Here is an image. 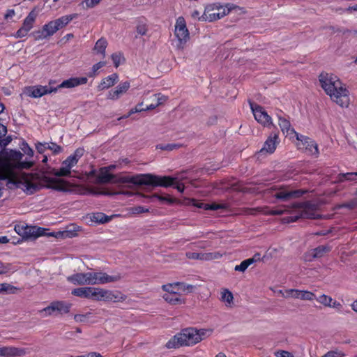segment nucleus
<instances>
[{
	"label": "nucleus",
	"mask_w": 357,
	"mask_h": 357,
	"mask_svg": "<svg viewBox=\"0 0 357 357\" xmlns=\"http://www.w3.org/2000/svg\"><path fill=\"white\" fill-rule=\"evenodd\" d=\"M321 88L331 100L342 107L349 105V91L335 75L321 73L319 76Z\"/></svg>",
	"instance_id": "f257e3e1"
},
{
	"label": "nucleus",
	"mask_w": 357,
	"mask_h": 357,
	"mask_svg": "<svg viewBox=\"0 0 357 357\" xmlns=\"http://www.w3.org/2000/svg\"><path fill=\"white\" fill-rule=\"evenodd\" d=\"M245 13V10L231 3H221L215 2L205 6L204 16L209 22L221 20L226 15H231L234 17Z\"/></svg>",
	"instance_id": "f03ea898"
},
{
	"label": "nucleus",
	"mask_w": 357,
	"mask_h": 357,
	"mask_svg": "<svg viewBox=\"0 0 357 357\" xmlns=\"http://www.w3.org/2000/svg\"><path fill=\"white\" fill-rule=\"evenodd\" d=\"M87 78L85 77H71L70 79L63 81L61 84L55 86V81H50L49 84L46 86H33L27 89V93L29 96L33 98H40L45 94L51 93H56L58 89L66 88L71 89L79 85L85 84L87 82Z\"/></svg>",
	"instance_id": "7ed1b4c3"
},
{
	"label": "nucleus",
	"mask_w": 357,
	"mask_h": 357,
	"mask_svg": "<svg viewBox=\"0 0 357 357\" xmlns=\"http://www.w3.org/2000/svg\"><path fill=\"white\" fill-rule=\"evenodd\" d=\"M121 278L120 274L109 275L102 272H87L73 274L68 278V280L75 285H94L116 282Z\"/></svg>",
	"instance_id": "20e7f679"
},
{
	"label": "nucleus",
	"mask_w": 357,
	"mask_h": 357,
	"mask_svg": "<svg viewBox=\"0 0 357 357\" xmlns=\"http://www.w3.org/2000/svg\"><path fill=\"white\" fill-rule=\"evenodd\" d=\"M204 330L198 331L194 328L183 329L176 334L166 344L168 349H176L182 346H190L199 342L204 335Z\"/></svg>",
	"instance_id": "39448f33"
},
{
	"label": "nucleus",
	"mask_w": 357,
	"mask_h": 357,
	"mask_svg": "<svg viewBox=\"0 0 357 357\" xmlns=\"http://www.w3.org/2000/svg\"><path fill=\"white\" fill-rule=\"evenodd\" d=\"M38 174L22 172L15 178L17 186L27 194L31 195L41 188Z\"/></svg>",
	"instance_id": "423d86ee"
},
{
	"label": "nucleus",
	"mask_w": 357,
	"mask_h": 357,
	"mask_svg": "<svg viewBox=\"0 0 357 357\" xmlns=\"http://www.w3.org/2000/svg\"><path fill=\"white\" fill-rule=\"evenodd\" d=\"M176 181V178L169 176H157L151 174H144V185H151L153 187L168 188L173 186Z\"/></svg>",
	"instance_id": "0eeeda50"
},
{
	"label": "nucleus",
	"mask_w": 357,
	"mask_h": 357,
	"mask_svg": "<svg viewBox=\"0 0 357 357\" xmlns=\"http://www.w3.org/2000/svg\"><path fill=\"white\" fill-rule=\"evenodd\" d=\"M15 231L23 238H36L45 234V229L36 226L18 224L15 226Z\"/></svg>",
	"instance_id": "6e6552de"
},
{
	"label": "nucleus",
	"mask_w": 357,
	"mask_h": 357,
	"mask_svg": "<svg viewBox=\"0 0 357 357\" xmlns=\"http://www.w3.org/2000/svg\"><path fill=\"white\" fill-rule=\"evenodd\" d=\"M291 132L295 133L296 139L300 142L298 144L299 149H305L310 154L318 156V146L314 141L307 136L297 133L293 129Z\"/></svg>",
	"instance_id": "1a4fd4ad"
},
{
	"label": "nucleus",
	"mask_w": 357,
	"mask_h": 357,
	"mask_svg": "<svg viewBox=\"0 0 357 357\" xmlns=\"http://www.w3.org/2000/svg\"><path fill=\"white\" fill-rule=\"evenodd\" d=\"M294 208H299L301 210V217L302 218L317 219L318 215L316 214L317 205L310 202H305L296 203L292 205Z\"/></svg>",
	"instance_id": "9d476101"
},
{
	"label": "nucleus",
	"mask_w": 357,
	"mask_h": 357,
	"mask_svg": "<svg viewBox=\"0 0 357 357\" xmlns=\"http://www.w3.org/2000/svg\"><path fill=\"white\" fill-rule=\"evenodd\" d=\"M250 107L252 111L255 120L259 123L268 126L272 124L271 118L264 109V108L257 104L250 103Z\"/></svg>",
	"instance_id": "9b49d317"
},
{
	"label": "nucleus",
	"mask_w": 357,
	"mask_h": 357,
	"mask_svg": "<svg viewBox=\"0 0 357 357\" xmlns=\"http://www.w3.org/2000/svg\"><path fill=\"white\" fill-rule=\"evenodd\" d=\"M306 192L303 190H289L287 188L281 186L278 189V192L275 194L274 197L276 199L287 202L294 198L300 197Z\"/></svg>",
	"instance_id": "f8f14e48"
},
{
	"label": "nucleus",
	"mask_w": 357,
	"mask_h": 357,
	"mask_svg": "<svg viewBox=\"0 0 357 357\" xmlns=\"http://www.w3.org/2000/svg\"><path fill=\"white\" fill-rule=\"evenodd\" d=\"M331 250V247L329 245H320L306 252L303 255V259L305 261H312L316 258L322 257L326 253L329 252Z\"/></svg>",
	"instance_id": "ddd939ff"
},
{
	"label": "nucleus",
	"mask_w": 357,
	"mask_h": 357,
	"mask_svg": "<svg viewBox=\"0 0 357 357\" xmlns=\"http://www.w3.org/2000/svg\"><path fill=\"white\" fill-rule=\"evenodd\" d=\"M222 254L219 252H187L185 256L190 259H199V260H213L220 259L222 257Z\"/></svg>",
	"instance_id": "4468645a"
},
{
	"label": "nucleus",
	"mask_w": 357,
	"mask_h": 357,
	"mask_svg": "<svg viewBox=\"0 0 357 357\" xmlns=\"http://www.w3.org/2000/svg\"><path fill=\"white\" fill-rule=\"evenodd\" d=\"M76 165L69 158H67L63 161L59 169H53V174L57 177L69 176L71 174V169Z\"/></svg>",
	"instance_id": "2eb2a0df"
},
{
	"label": "nucleus",
	"mask_w": 357,
	"mask_h": 357,
	"mask_svg": "<svg viewBox=\"0 0 357 357\" xmlns=\"http://www.w3.org/2000/svg\"><path fill=\"white\" fill-rule=\"evenodd\" d=\"M26 349L15 347H0V357H15L25 355Z\"/></svg>",
	"instance_id": "dca6fc26"
},
{
	"label": "nucleus",
	"mask_w": 357,
	"mask_h": 357,
	"mask_svg": "<svg viewBox=\"0 0 357 357\" xmlns=\"http://www.w3.org/2000/svg\"><path fill=\"white\" fill-rule=\"evenodd\" d=\"M130 86V82L120 83L114 90L109 91L107 98L110 100H118L123 94L126 93Z\"/></svg>",
	"instance_id": "f3484780"
},
{
	"label": "nucleus",
	"mask_w": 357,
	"mask_h": 357,
	"mask_svg": "<svg viewBox=\"0 0 357 357\" xmlns=\"http://www.w3.org/2000/svg\"><path fill=\"white\" fill-rule=\"evenodd\" d=\"M278 143V135L276 133L271 134L264 142V146L261 149L259 152L273 153Z\"/></svg>",
	"instance_id": "a211bd4d"
},
{
	"label": "nucleus",
	"mask_w": 357,
	"mask_h": 357,
	"mask_svg": "<svg viewBox=\"0 0 357 357\" xmlns=\"http://www.w3.org/2000/svg\"><path fill=\"white\" fill-rule=\"evenodd\" d=\"M144 174H137L134 176H121L116 178L115 176L114 183H132L135 185H144Z\"/></svg>",
	"instance_id": "6ab92c4d"
},
{
	"label": "nucleus",
	"mask_w": 357,
	"mask_h": 357,
	"mask_svg": "<svg viewBox=\"0 0 357 357\" xmlns=\"http://www.w3.org/2000/svg\"><path fill=\"white\" fill-rule=\"evenodd\" d=\"M47 187L58 191L69 190L68 183L61 178H50L47 180Z\"/></svg>",
	"instance_id": "aec40b11"
},
{
	"label": "nucleus",
	"mask_w": 357,
	"mask_h": 357,
	"mask_svg": "<svg viewBox=\"0 0 357 357\" xmlns=\"http://www.w3.org/2000/svg\"><path fill=\"white\" fill-rule=\"evenodd\" d=\"M174 32L180 43H186L189 39V31L186 24H176Z\"/></svg>",
	"instance_id": "412c9836"
},
{
	"label": "nucleus",
	"mask_w": 357,
	"mask_h": 357,
	"mask_svg": "<svg viewBox=\"0 0 357 357\" xmlns=\"http://www.w3.org/2000/svg\"><path fill=\"white\" fill-rule=\"evenodd\" d=\"M284 209H275V210H269L268 207H264V208H252L251 214H255V211H260L261 213L265 214V215H282L287 212L289 211L290 208H293L292 206H285Z\"/></svg>",
	"instance_id": "4be33fe9"
},
{
	"label": "nucleus",
	"mask_w": 357,
	"mask_h": 357,
	"mask_svg": "<svg viewBox=\"0 0 357 357\" xmlns=\"http://www.w3.org/2000/svg\"><path fill=\"white\" fill-rule=\"evenodd\" d=\"M65 24H56L54 26L52 24H45L41 32H39L38 37L46 38L54 34L60 28H62Z\"/></svg>",
	"instance_id": "5701e85b"
},
{
	"label": "nucleus",
	"mask_w": 357,
	"mask_h": 357,
	"mask_svg": "<svg viewBox=\"0 0 357 357\" xmlns=\"http://www.w3.org/2000/svg\"><path fill=\"white\" fill-rule=\"evenodd\" d=\"M118 79V75L116 73H113L107 76V77L104 78L98 86V90L102 91L114 86L117 82Z\"/></svg>",
	"instance_id": "b1692460"
},
{
	"label": "nucleus",
	"mask_w": 357,
	"mask_h": 357,
	"mask_svg": "<svg viewBox=\"0 0 357 357\" xmlns=\"http://www.w3.org/2000/svg\"><path fill=\"white\" fill-rule=\"evenodd\" d=\"M11 157L17 161V167L19 169H29L33 166V162L31 161H21L23 154L20 151H13Z\"/></svg>",
	"instance_id": "393cba45"
},
{
	"label": "nucleus",
	"mask_w": 357,
	"mask_h": 357,
	"mask_svg": "<svg viewBox=\"0 0 357 357\" xmlns=\"http://www.w3.org/2000/svg\"><path fill=\"white\" fill-rule=\"evenodd\" d=\"M91 298L104 301H107V299H111V297L108 296L110 295V291L94 287H91Z\"/></svg>",
	"instance_id": "a878e982"
},
{
	"label": "nucleus",
	"mask_w": 357,
	"mask_h": 357,
	"mask_svg": "<svg viewBox=\"0 0 357 357\" xmlns=\"http://www.w3.org/2000/svg\"><path fill=\"white\" fill-rule=\"evenodd\" d=\"M107 41L104 38H100L97 40L93 47V52L96 54H100L102 57L105 56V50L107 47Z\"/></svg>",
	"instance_id": "bb28decb"
},
{
	"label": "nucleus",
	"mask_w": 357,
	"mask_h": 357,
	"mask_svg": "<svg viewBox=\"0 0 357 357\" xmlns=\"http://www.w3.org/2000/svg\"><path fill=\"white\" fill-rule=\"evenodd\" d=\"M98 181L101 183H114L115 176L109 174L107 169H102L98 175Z\"/></svg>",
	"instance_id": "cd10ccee"
},
{
	"label": "nucleus",
	"mask_w": 357,
	"mask_h": 357,
	"mask_svg": "<svg viewBox=\"0 0 357 357\" xmlns=\"http://www.w3.org/2000/svg\"><path fill=\"white\" fill-rule=\"evenodd\" d=\"M193 206H197V208H204L206 209L211 210H218V209H223L227 208V205L225 204H216L213 203L211 204H204L203 203L197 204L195 199H192L190 201Z\"/></svg>",
	"instance_id": "c85d7f7f"
},
{
	"label": "nucleus",
	"mask_w": 357,
	"mask_h": 357,
	"mask_svg": "<svg viewBox=\"0 0 357 357\" xmlns=\"http://www.w3.org/2000/svg\"><path fill=\"white\" fill-rule=\"evenodd\" d=\"M163 298L172 305L181 304L183 303L181 296L177 293H165L163 295Z\"/></svg>",
	"instance_id": "c756f323"
},
{
	"label": "nucleus",
	"mask_w": 357,
	"mask_h": 357,
	"mask_svg": "<svg viewBox=\"0 0 357 357\" xmlns=\"http://www.w3.org/2000/svg\"><path fill=\"white\" fill-rule=\"evenodd\" d=\"M91 287H79L72 291V294L81 298H91Z\"/></svg>",
	"instance_id": "7c9ffc66"
},
{
	"label": "nucleus",
	"mask_w": 357,
	"mask_h": 357,
	"mask_svg": "<svg viewBox=\"0 0 357 357\" xmlns=\"http://www.w3.org/2000/svg\"><path fill=\"white\" fill-rule=\"evenodd\" d=\"M58 314L68 313L71 307V304L65 301H54Z\"/></svg>",
	"instance_id": "2f4dec72"
},
{
	"label": "nucleus",
	"mask_w": 357,
	"mask_h": 357,
	"mask_svg": "<svg viewBox=\"0 0 357 357\" xmlns=\"http://www.w3.org/2000/svg\"><path fill=\"white\" fill-rule=\"evenodd\" d=\"M40 313L43 316V317H47V316H52V315H55V314H57V310H56V307L55 305V303L54 301V302H52L50 303V305H48L47 307L43 308V310H41L40 311Z\"/></svg>",
	"instance_id": "473e14b6"
},
{
	"label": "nucleus",
	"mask_w": 357,
	"mask_h": 357,
	"mask_svg": "<svg viewBox=\"0 0 357 357\" xmlns=\"http://www.w3.org/2000/svg\"><path fill=\"white\" fill-rule=\"evenodd\" d=\"M91 220L96 223L103 224L108 222L111 220V218L107 216L103 213H94L92 214Z\"/></svg>",
	"instance_id": "72a5a7b5"
},
{
	"label": "nucleus",
	"mask_w": 357,
	"mask_h": 357,
	"mask_svg": "<svg viewBox=\"0 0 357 357\" xmlns=\"http://www.w3.org/2000/svg\"><path fill=\"white\" fill-rule=\"evenodd\" d=\"M18 289L8 283L0 284V293H6L14 294L17 292Z\"/></svg>",
	"instance_id": "f704fd0d"
},
{
	"label": "nucleus",
	"mask_w": 357,
	"mask_h": 357,
	"mask_svg": "<svg viewBox=\"0 0 357 357\" xmlns=\"http://www.w3.org/2000/svg\"><path fill=\"white\" fill-rule=\"evenodd\" d=\"M234 296L232 293L225 289L221 292V300L226 303L227 305H230L233 303Z\"/></svg>",
	"instance_id": "c9c22d12"
},
{
	"label": "nucleus",
	"mask_w": 357,
	"mask_h": 357,
	"mask_svg": "<svg viewBox=\"0 0 357 357\" xmlns=\"http://www.w3.org/2000/svg\"><path fill=\"white\" fill-rule=\"evenodd\" d=\"M32 29V24H23L22 26L16 32V38H22L27 35L28 32Z\"/></svg>",
	"instance_id": "e433bc0d"
},
{
	"label": "nucleus",
	"mask_w": 357,
	"mask_h": 357,
	"mask_svg": "<svg viewBox=\"0 0 357 357\" xmlns=\"http://www.w3.org/2000/svg\"><path fill=\"white\" fill-rule=\"evenodd\" d=\"M278 123L282 132H287L288 134L291 128V124L289 121L280 116Z\"/></svg>",
	"instance_id": "4c0bfd02"
},
{
	"label": "nucleus",
	"mask_w": 357,
	"mask_h": 357,
	"mask_svg": "<svg viewBox=\"0 0 357 357\" xmlns=\"http://www.w3.org/2000/svg\"><path fill=\"white\" fill-rule=\"evenodd\" d=\"M111 59L116 68H118L121 64V61H124V57L123 53L121 52H115L111 55Z\"/></svg>",
	"instance_id": "58836bf2"
},
{
	"label": "nucleus",
	"mask_w": 357,
	"mask_h": 357,
	"mask_svg": "<svg viewBox=\"0 0 357 357\" xmlns=\"http://www.w3.org/2000/svg\"><path fill=\"white\" fill-rule=\"evenodd\" d=\"M314 299L325 307L331 306V302L332 301V298L326 294H321L319 297L316 296Z\"/></svg>",
	"instance_id": "ea45409f"
},
{
	"label": "nucleus",
	"mask_w": 357,
	"mask_h": 357,
	"mask_svg": "<svg viewBox=\"0 0 357 357\" xmlns=\"http://www.w3.org/2000/svg\"><path fill=\"white\" fill-rule=\"evenodd\" d=\"M84 153V149L82 148H79L75 150L73 154L69 155L68 158H69L73 162H75V164L77 163L78 160L82 157Z\"/></svg>",
	"instance_id": "a19ab883"
},
{
	"label": "nucleus",
	"mask_w": 357,
	"mask_h": 357,
	"mask_svg": "<svg viewBox=\"0 0 357 357\" xmlns=\"http://www.w3.org/2000/svg\"><path fill=\"white\" fill-rule=\"evenodd\" d=\"M77 235L76 231L74 229H66L56 233V237H61L63 238H73Z\"/></svg>",
	"instance_id": "79ce46f5"
},
{
	"label": "nucleus",
	"mask_w": 357,
	"mask_h": 357,
	"mask_svg": "<svg viewBox=\"0 0 357 357\" xmlns=\"http://www.w3.org/2000/svg\"><path fill=\"white\" fill-rule=\"evenodd\" d=\"M253 264V261H250L249 259L243 260L239 265H236L234 268L236 271L244 272L249 266Z\"/></svg>",
	"instance_id": "37998d69"
},
{
	"label": "nucleus",
	"mask_w": 357,
	"mask_h": 357,
	"mask_svg": "<svg viewBox=\"0 0 357 357\" xmlns=\"http://www.w3.org/2000/svg\"><path fill=\"white\" fill-rule=\"evenodd\" d=\"M178 286L184 287L185 285L183 283L176 282L174 284H164V285H162V288L164 291H166V293H176L174 289H175L176 287H178Z\"/></svg>",
	"instance_id": "c03bdc74"
},
{
	"label": "nucleus",
	"mask_w": 357,
	"mask_h": 357,
	"mask_svg": "<svg viewBox=\"0 0 357 357\" xmlns=\"http://www.w3.org/2000/svg\"><path fill=\"white\" fill-rule=\"evenodd\" d=\"M149 209L142 206H136L129 208V212L133 215H139L143 213H148Z\"/></svg>",
	"instance_id": "a18cd8bd"
},
{
	"label": "nucleus",
	"mask_w": 357,
	"mask_h": 357,
	"mask_svg": "<svg viewBox=\"0 0 357 357\" xmlns=\"http://www.w3.org/2000/svg\"><path fill=\"white\" fill-rule=\"evenodd\" d=\"M316 298V295L309 291L301 290V293L300 294V299L303 301H312Z\"/></svg>",
	"instance_id": "49530a36"
},
{
	"label": "nucleus",
	"mask_w": 357,
	"mask_h": 357,
	"mask_svg": "<svg viewBox=\"0 0 357 357\" xmlns=\"http://www.w3.org/2000/svg\"><path fill=\"white\" fill-rule=\"evenodd\" d=\"M344 356L345 354L342 350L336 348L333 350L328 351L321 357H344Z\"/></svg>",
	"instance_id": "de8ad7c7"
},
{
	"label": "nucleus",
	"mask_w": 357,
	"mask_h": 357,
	"mask_svg": "<svg viewBox=\"0 0 357 357\" xmlns=\"http://www.w3.org/2000/svg\"><path fill=\"white\" fill-rule=\"evenodd\" d=\"M181 146V145L179 144H167L165 145L158 144V145H157V149L171 151L174 149L180 148Z\"/></svg>",
	"instance_id": "09e8293b"
},
{
	"label": "nucleus",
	"mask_w": 357,
	"mask_h": 357,
	"mask_svg": "<svg viewBox=\"0 0 357 357\" xmlns=\"http://www.w3.org/2000/svg\"><path fill=\"white\" fill-rule=\"evenodd\" d=\"M109 297H111V299H107V301L119 302V301H123L126 298V296L125 295H123L121 293H118V294H115L111 291H110V295H109Z\"/></svg>",
	"instance_id": "8fccbe9b"
},
{
	"label": "nucleus",
	"mask_w": 357,
	"mask_h": 357,
	"mask_svg": "<svg viewBox=\"0 0 357 357\" xmlns=\"http://www.w3.org/2000/svg\"><path fill=\"white\" fill-rule=\"evenodd\" d=\"M47 149L54 154H58L62 151V147L54 142H47Z\"/></svg>",
	"instance_id": "3c124183"
},
{
	"label": "nucleus",
	"mask_w": 357,
	"mask_h": 357,
	"mask_svg": "<svg viewBox=\"0 0 357 357\" xmlns=\"http://www.w3.org/2000/svg\"><path fill=\"white\" fill-rule=\"evenodd\" d=\"M150 197L151 198H157L161 202H166L169 204H172L175 202V199H174V198L169 197H164L162 195H159L158 194H154Z\"/></svg>",
	"instance_id": "603ef678"
},
{
	"label": "nucleus",
	"mask_w": 357,
	"mask_h": 357,
	"mask_svg": "<svg viewBox=\"0 0 357 357\" xmlns=\"http://www.w3.org/2000/svg\"><path fill=\"white\" fill-rule=\"evenodd\" d=\"M77 16V14H71V15H65V16L61 17V18L56 20L55 21H54V22H61V23L70 22L71 20L75 19ZM50 22H53V21H51Z\"/></svg>",
	"instance_id": "864d4df0"
},
{
	"label": "nucleus",
	"mask_w": 357,
	"mask_h": 357,
	"mask_svg": "<svg viewBox=\"0 0 357 357\" xmlns=\"http://www.w3.org/2000/svg\"><path fill=\"white\" fill-rule=\"evenodd\" d=\"M91 317V312H88L84 314H77L74 316V319L77 322H85Z\"/></svg>",
	"instance_id": "5fc2aeb1"
},
{
	"label": "nucleus",
	"mask_w": 357,
	"mask_h": 357,
	"mask_svg": "<svg viewBox=\"0 0 357 357\" xmlns=\"http://www.w3.org/2000/svg\"><path fill=\"white\" fill-rule=\"evenodd\" d=\"M142 105L143 102L137 104L134 108L130 110L129 113L127 115L124 116L123 118H128L132 114L145 111V108L142 107Z\"/></svg>",
	"instance_id": "6e6d98bb"
},
{
	"label": "nucleus",
	"mask_w": 357,
	"mask_h": 357,
	"mask_svg": "<svg viewBox=\"0 0 357 357\" xmlns=\"http://www.w3.org/2000/svg\"><path fill=\"white\" fill-rule=\"evenodd\" d=\"M35 146L37 151L40 154L43 153L46 150H48L47 142L42 143L38 142L35 144Z\"/></svg>",
	"instance_id": "4d7b16f0"
},
{
	"label": "nucleus",
	"mask_w": 357,
	"mask_h": 357,
	"mask_svg": "<svg viewBox=\"0 0 357 357\" xmlns=\"http://www.w3.org/2000/svg\"><path fill=\"white\" fill-rule=\"evenodd\" d=\"M37 15V12L35 10H33L29 13L23 22H34L36 20Z\"/></svg>",
	"instance_id": "13d9d810"
},
{
	"label": "nucleus",
	"mask_w": 357,
	"mask_h": 357,
	"mask_svg": "<svg viewBox=\"0 0 357 357\" xmlns=\"http://www.w3.org/2000/svg\"><path fill=\"white\" fill-rule=\"evenodd\" d=\"M106 65V62L105 61H100L96 64H94L92 67V73H90L89 76L92 77L102 67L105 66Z\"/></svg>",
	"instance_id": "bf43d9fd"
},
{
	"label": "nucleus",
	"mask_w": 357,
	"mask_h": 357,
	"mask_svg": "<svg viewBox=\"0 0 357 357\" xmlns=\"http://www.w3.org/2000/svg\"><path fill=\"white\" fill-rule=\"evenodd\" d=\"M155 98L157 99L158 100V102L156 104H151L150 105L147 106L146 108H145V111H147V110H151V109H155L156 107H158L159 105L162 104V102L165 100V99L161 97L160 98L159 96H157L156 95L154 96Z\"/></svg>",
	"instance_id": "052dcab7"
},
{
	"label": "nucleus",
	"mask_w": 357,
	"mask_h": 357,
	"mask_svg": "<svg viewBox=\"0 0 357 357\" xmlns=\"http://www.w3.org/2000/svg\"><path fill=\"white\" fill-rule=\"evenodd\" d=\"M287 292L291 297L294 298L300 299V294L301 293V290L291 289H289Z\"/></svg>",
	"instance_id": "680f3d73"
},
{
	"label": "nucleus",
	"mask_w": 357,
	"mask_h": 357,
	"mask_svg": "<svg viewBox=\"0 0 357 357\" xmlns=\"http://www.w3.org/2000/svg\"><path fill=\"white\" fill-rule=\"evenodd\" d=\"M24 153L29 155V157H32L33 155V149L28 145L27 143L23 144V147L22 148Z\"/></svg>",
	"instance_id": "e2e57ef3"
},
{
	"label": "nucleus",
	"mask_w": 357,
	"mask_h": 357,
	"mask_svg": "<svg viewBox=\"0 0 357 357\" xmlns=\"http://www.w3.org/2000/svg\"><path fill=\"white\" fill-rule=\"evenodd\" d=\"M329 307H333L338 311H341L342 308V305L340 302L335 301L332 298V301L331 302V306H329Z\"/></svg>",
	"instance_id": "0e129e2a"
},
{
	"label": "nucleus",
	"mask_w": 357,
	"mask_h": 357,
	"mask_svg": "<svg viewBox=\"0 0 357 357\" xmlns=\"http://www.w3.org/2000/svg\"><path fill=\"white\" fill-rule=\"evenodd\" d=\"M101 0H85L84 3L87 8H93L98 5Z\"/></svg>",
	"instance_id": "69168bd1"
},
{
	"label": "nucleus",
	"mask_w": 357,
	"mask_h": 357,
	"mask_svg": "<svg viewBox=\"0 0 357 357\" xmlns=\"http://www.w3.org/2000/svg\"><path fill=\"white\" fill-rule=\"evenodd\" d=\"M276 357H294L293 355L287 351H280L275 353Z\"/></svg>",
	"instance_id": "338daca9"
},
{
	"label": "nucleus",
	"mask_w": 357,
	"mask_h": 357,
	"mask_svg": "<svg viewBox=\"0 0 357 357\" xmlns=\"http://www.w3.org/2000/svg\"><path fill=\"white\" fill-rule=\"evenodd\" d=\"M15 15V10L13 9H8L6 14L4 15V19L6 20H11Z\"/></svg>",
	"instance_id": "774afa93"
}]
</instances>
